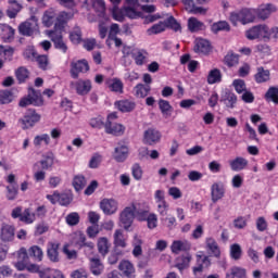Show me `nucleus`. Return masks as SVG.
<instances>
[{
    "label": "nucleus",
    "instance_id": "1",
    "mask_svg": "<svg viewBox=\"0 0 278 278\" xmlns=\"http://www.w3.org/2000/svg\"><path fill=\"white\" fill-rule=\"evenodd\" d=\"M144 211H142V204L139 202H132L129 206H126L121 215L119 220L124 229H129L134 224V218L140 222H144Z\"/></svg>",
    "mask_w": 278,
    "mask_h": 278
},
{
    "label": "nucleus",
    "instance_id": "2",
    "mask_svg": "<svg viewBox=\"0 0 278 278\" xmlns=\"http://www.w3.org/2000/svg\"><path fill=\"white\" fill-rule=\"evenodd\" d=\"M27 105H35L37 108L45 105V100H42L40 91H36L34 88L28 89L27 97L20 100V108H27Z\"/></svg>",
    "mask_w": 278,
    "mask_h": 278
},
{
    "label": "nucleus",
    "instance_id": "3",
    "mask_svg": "<svg viewBox=\"0 0 278 278\" xmlns=\"http://www.w3.org/2000/svg\"><path fill=\"white\" fill-rule=\"evenodd\" d=\"M245 36L248 40H263L264 38H270V29L266 25H256L247 30Z\"/></svg>",
    "mask_w": 278,
    "mask_h": 278
},
{
    "label": "nucleus",
    "instance_id": "4",
    "mask_svg": "<svg viewBox=\"0 0 278 278\" xmlns=\"http://www.w3.org/2000/svg\"><path fill=\"white\" fill-rule=\"evenodd\" d=\"M18 31L22 36H31L33 34H38V17L31 16L26 22L18 26Z\"/></svg>",
    "mask_w": 278,
    "mask_h": 278
},
{
    "label": "nucleus",
    "instance_id": "5",
    "mask_svg": "<svg viewBox=\"0 0 278 278\" xmlns=\"http://www.w3.org/2000/svg\"><path fill=\"white\" fill-rule=\"evenodd\" d=\"M55 164V156L53 153L48 152L42 155V159L34 164V170L41 168V170H51Z\"/></svg>",
    "mask_w": 278,
    "mask_h": 278
},
{
    "label": "nucleus",
    "instance_id": "6",
    "mask_svg": "<svg viewBox=\"0 0 278 278\" xmlns=\"http://www.w3.org/2000/svg\"><path fill=\"white\" fill-rule=\"evenodd\" d=\"M212 266V261L210 256L203 255V252H199L195 255V266L193 267V274L199 275V273H203L205 268H210Z\"/></svg>",
    "mask_w": 278,
    "mask_h": 278
},
{
    "label": "nucleus",
    "instance_id": "7",
    "mask_svg": "<svg viewBox=\"0 0 278 278\" xmlns=\"http://www.w3.org/2000/svg\"><path fill=\"white\" fill-rule=\"evenodd\" d=\"M88 71H90V66L87 60L73 61L71 63V74L74 79L79 77V73H88Z\"/></svg>",
    "mask_w": 278,
    "mask_h": 278
},
{
    "label": "nucleus",
    "instance_id": "8",
    "mask_svg": "<svg viewBox=\"0 0 278 278\" xmlns=\"http://www.w3.org/2000/svg\"><path fill=\"white\" fill-rule=\"evenodd\" d=\"M40 114L36 113V111H31L20 119L22 129H31L36 123H40Z\"/></svg>",
    "mask_w": 278,
    "mask_h": 278
},
{
    "label": "nucleus",
    "instance_id": "9",
    "mask_svg": "<svg viewBox=\"0 0 278 278\" xmlns=\"http://www.w3.org/2000/svg\"><path fill=\"white\" fill-rule=\"evenodd\" d=\"M100 208L108 216H112V214H116L118 211V202L114 199H103L100 202Z\"/></svg>",
    "mask_w": 278,
    "mask_h": 278
},
{
    "label": "nucleus",
    "instance_id": "10",
    "mask_svg": "<svg viewBox=\"0 0 278 278\" xmlns=\"http://www.w3.org/2000/svg\"><path fill=\"white\" fill-rule=\"evenodd\" d=\"M162 138V134L159 132L155 128H149L143 132V142L144 144H157Z\"/></svg>",
    "mask_w": 278,
    "mask_h": 278
},
{
    "label": "nucleus",
    "instance_id": "11",
    "mask_svg": "<svg viewBox=\"0 0 278 278\" xmlns=\"http://www.w3.org/2000/svg\"><path fill=\"white\" fill-rule=\"evenodd\" d=\"M225 197V184L223 182H214L211 186V199L213 203H218L220 199Z\"/></svg>",
    "mask_w": 278,
    "mask_h": 278
},
{
    "label": "nucleus",
    "instance_id": "12",
    "mask_svg": "<svg viewBox=\"0 0 278 278\" xmlns=\"http://www.w3.org/2000/svg\"><path fill=\"white\" fill-rule=\"evenodd\" d=\"M77 94L80 97H86L92 90V81L89 79H80L73 84Z\"/></svg>",
    "mask_w": 278,
    "mask_h": 278
},
{
    "label": "nucleus",
    "instance_id": "13",
    "mask_svg": "<svg viewBox=\"0 0 278 278\" xmlns=\"http://www.w3.org/2000/svg\"><path fill=\"white\" fill-rule=\"evenodd\" d=\"M118 270L127 278H136V267L134 263L129 262L128 260L121 261L118 265Z\"/></svg>",
    "mask_w": 278,
    "mask_h": 278
},
{
    "label": "nucleus",
    "instance_id": "14",
    "mask_svg": "<svg viewBox=\"0 0 278 278\" xmlns=\"http://www.w3.org/2000/svg\"><path fill=\"white\" fill-rule=\"evenodd\" d=\"M16 255L17 262L14 264L15 268H17V270H25V268H27V265L29 264V255L27 254V249H20Z\"/></svg>",
    "mask_w": 278,
    "mask_h": 278
},
{
    "label": "nucleus",
    "instance_id": "15",
    "mask_svg": "<svg viewBox=\"0 0 278 278\" xmlns=\"http://www.w3.org/2000/svg\"><path fill=\"white\" fill-rule=\"evenodd\" d=\"M14 226L10 224H2L0 228V240H2V242H12V240H14Z\"/></svg>",
    "mask_w": 278,
    "mask_h": 278
},
{
    "label": "nucleus",
    "instance_id": "16",
    "mask_svg": "<svg viewBox=\"0 0 278 278\" xmlns=\"http://www.w3.org/2000/svg\"><path fill=\"white\" fill-rule=\"evenodd\" d=\"M192 249V244L188 240H175L170 245L172 253L179 255V253L190 251Z\"/></svg>",
    "mask_w": 278,
    "mask_h": 278
},
{
    "label": "nucleus",
    "instance_id": "17",
    "mask_svg": "<svg viewBox=\"0 0 278 278\" xmlns=\"http://www.w3.org/2000/svg\"><path fill=\"white\" fill-rule=\"evenodd\" d=\"M47 257L54 264L60 262V243L49 242L47 247Z\"/></svg>",
    "mask_w": 278,
    "mask_h": 278
},
{
    "label": "nucleus",
    "instance_id": "18",
    "mask_svg": "<svg viewBox=\"0 0 278 278\" xmlns=\"http://www.w3.org/2000/svg\"><path fill=\"white\" fill-rule=\"evenodd\" d=\"M129 155V148L123 143L119 142L117 147H115L113 157L116 162H125Z\"/></svg>",
    "mask_w": 278,
    "mask_h": 278
},
{
    "label": "nucleus",
    "instance_id": "19",
    "mask_svg": "<svg viewBox=\"0 0 278 278\" xmlns=\"http://www.w3.org/2000/svg\"><path fill=\"white\" fill-rule=\"evenodd\" d=\"M8 4L7 16L9 18H16L18 12L23 10V2L21 0H8Z\"/></svg>",
    "mask_w": 278,
    "mask_h": 278
},
{
    "label": "nucleus",
    "instance_id": "20",
    "mask_svg": "<svg viewBox=\"0 0 278 278\" xmlns=\"http://www.w3.org/2000/svg\"><path fill=\"white\" fill-rule=\"evenodd\" d=\"M104 129L106 134H110L111 136H123V134H125V126L114 122H106L104 124Z\"/></svg>",
    "mask_w": 278,
    "mask_h": 278
},
{
    "label": "nucleus",
    "instance_id": "21",
    "mask_svg": "<svg viewBox=\"0 0 278 278\" xmlns=\"http://www.w3.org/2000/svg\"><path fill=\"white\" fill-rule=\"evenodd\" d=\"M229 166L235 173H240V170H244V168L249 166V160L242 156H237L229 161Z\"/></svg>",
    "mask_w": 278,
    "mask_h": 278
},
{
    "label": "nucleus",
    "instance_id": "22",
    "mask_svg": "<svg viewBox=\"0 0 278 278\" xmlns=\"http://www.w3.org/2000/svg\"><path fill=\"white\" fill-rule=\"evenodd\" d=\"M113 244L115 249H125L127 247V236L123 231V229H116L113 235Z\"/></svg>",
    "mask_w": 278,
    "mask_h": 278
},
{
    "label": "nucleus",
    "instance_id": "23",
    "mask_svg": "<svg viewBox=\"0 0 278 278\" xmlns=\"http://www.w3.org/2000/svg\"><path fill=\"white\" fill-rule=\"evenodd\" d=\"M73 240H74V244H76V247H79V249L84 247H86L87 249H94V243L90 241L86 242V235H84V232L81 231L75 232Z\"/></svg>",
    "mask_w": 278,
    "mask_h": 278
},
{
    "label": "nucleus",
    "instance_id": "24",
    "mask_svg": "<svg viewBox=\"0 0 278 278\" xmlns=\"http://www.w3.org/2000/svg\"><path fill=\"white\" fill-rule=\"evenodd\" d=\"M226 108H229L230 110H233L236 108V104L238 103V97L233 91L226 89L224 91V94L222 97Z\"/></svg>",
    "mask_w": 278,
    "mask_h": 278
},
{
    "label": "nucleus",
    "instance_id": "25",
    "mask_svg": "<svg viewBox=\"0 0 278 278\" xmlns=\"http://www.w3.org/2000/svg\"><path fill=\"white\" fill-rule=\"evenodd\" d=\"M211 50H212V48L210 47V41H207L205 39H195L194 40L193 51L195 53H203L204 55H207V53H210Z\"/></svg>",
    "mask_w": 278,
    "mask_h": 278
},
{
    "label": "nucleus",
    "instance_id": "26",
    "mask_svg": "<svg viewBox=\"0 0 278 278\" xmlns=\"http://www.w3.org/2000/svg\"><path fill=\"white\" fill-rule=\"evenodd\" d=\"M58 13L55 12V9L51 8L45 11L42 16V25L45 27H52L56 21Z\"/></svg>",
    "mask_w": 278,
    "mask_h": 278
},
{
    "label": "nucleus",
    "instance_id": "27",
    "mask_svg": "<svg viewBox=\"0 0 278 278\" xmlns=\"http://www.w3.org/2000/svg\"><path fill=\"white\" fill-rule=\"evenodd\" d=\"M141 211L144 212L146 217L143 220L148 223V229H155L157 227V215L155 213H149V207L141 206Z\"/></svg>",
    "mask_w": 278,
    "mask_h": 278
},
{
    "label": "nucleus",
    "instance_id": "28",
    "mask_svg": "<svg viewBox=\"0 0 278 278\" xmlns=\"http://www.w3.org/2000/svg\"><path fill=\"white\" fill-rule=\"evenodd\" d=\"M205 244L207 251L214 255V257H220V248L218 247V242L213 237H208L205 239Z\"/></svg>",
    "mask_w": 278,
    "mask_h": 278
},
{
    "label": "nucleus",
    "instance_id": "29",
    "mask_svg": "<svg viewBox=\"0 0 278 278\" xmlns=\"http://www.w3.org/2000/svg\"><path fill=\"white\" fill-rule=\"evenodd\" d=\"M106 86L110 88L111 92H118L119 94H123V80L119 78H109L105 81Z\"/></svg>",
    "mask_w": 278,
    "mask_h": 278
},
{
    "label": "nucleus",
    "instance_id": "30",
    "mask_svg": "<svg viewBox=\"0 0 278 278\" xmlns=\"http://www.w3.org/2000/svg\"><path fill=\"white\" fill-rule=\"evenodd\" d=\"M71 18H73L72 13H66L64 11L59 13V15H56V23L54 24V27H58L61 30L64 29Z\"/></svg>",
    "mask_w": 278,
    "mask_h": 278
},
{
    "label": "nucleus",
    "instance_id": "31",
    "mask_svg": "<svg viewBox=\"0 0 278 278\" xmlns=\"http://www.w3.org/2000/svg\"><path fill=\"white\" fill-rule=\"evenodd\" d=\"M241 14L242 25H249L255 21V10L253 9H242L239 11Z\"/></svg>",
    "mask_w": 278,
    "mask_h": 278
},
{
    "label": "nucleus",
    "instance_id": "32",
    "mask_svg": "<svg viewBox=\"0 0 278 278\" xmlns=\"http://www.w3.org/2000/svg\"><path fill=\"white\" fill-rule=\"evenodd\" d=\"M40 278H64V274H62L59 269L46 268L39 271Z\"/></svg>",
    "mask_w": 278,
    "mask_h": 278
},
{
    "label": "nucleus",
    "instance_id": "33",
    "mask_svg": "<svg viewBox=\"0 0 278 278\" xmlns=\"http://www.w3.org/2000/svg\"><path fill=\"white\" fill-rule=\"evenodd\" d=\"M254 79L256 84H265V81H268L270 79V71L264 70V67H258Z\"/></svg>",
    "mask_w": 278,
    "mask_h": 278
},
{
    "label": "nucleus",
    "instance_id": "34",
    "mask_svg": "<svg viewBox=\"0 0 278 278\" xmlns=\"http://www.w3.org/2000/svg\"><path fill=\"white\" fill-rule=\"evenodd\" d=\"M0 36L3 40H12L14 38V28L8 24H0Z\"/></svg>",
    "mask_w": 278,
    "mask_h": 278
},
{
    "label": "nucleus",
    "instance_id": "35",
    "mask_svg": "<svg viewBox=\"0 0 278 278\" xmlns=\"http://www.w3.org/2000/svg\"><path fill=\"white\" fill-rule=\"evenodd\" d=\"M188 29L189 31H201L205 29V24L203 22L199 21L197 17H190L188 20Z\"/></svg>",
    "mask_w": 278,
    "mask_h": 278
},
{
    "label": "nucleus",
    "instance_id": "36",
    "mask_svg": "<svg viewBox=\"0 0 278 278\" xmlns=\"http://www.w3.org/2000/svg\"><path fill=\"white\" fill-rule=\"evenodd\" d=\"M148 56L149 53L146 50H135L132 53V58L137 66H142L147 62Z\"/></svg>",
    "mask_w": 278,
    "mask_h": 278
},
{
    "label": "nucleus",
    "instance_id": "37",
    "mask_svg": "<svg viewBox=\"0 0 278 278\" xmlns=\"http://www.w3.org/2000/svg\"><path fill=\"white\" fill-rule=\"evenodd\" d=\"M115 105L119 112H131L136 108V103L129 100L117 101Z\"/></svg>",
    "mask_w": 278,
    "mask_h": 278
},
{
    "label": "nucleus",
    "instance_id": "38",
    "mask_svg": "<svg viewBox=\"0 0 278 278\" xmlns=\"http://www.w3.org/2000/svg\"><path fill=\"white\" fill-rule=\"evenodd\" d=\"M33 144H35V147L38 149H40V147L43 144L49 147V144H51V137L48 134L37 135L34 138Z\"/></svg>",
    "mask_w": 278,
    "mask_h": 278
},
{
    "label": "nucleus",
    "instance_id": "39",
    "mask_svg": "<svg viewBox=\"0 0 278 278\" xmlns=\"http://www.w3.org/2000/svg\"><path fill=\"white\" fill-rule=\"evenodd\" d=\"M274 12H277V7L273 4H266L258 10V17H261L262 21H266V18H268L270 14H274Z\"/></svg>",
    "mask_w": 278,
    "mask_h": 278
},
{
    "label": "nucleus",
    "instance_id": "40",
    "mask_svg": "<svg viewBox=\"0 0 278 278\" xmlns=\"http://www.w3.org/2000/svg\"><path fill=\"white\" fill-rule=\"evenodd\" d=\"M103 263H101V260L99 258H90V270L92 275L99 276L101 273H103Z\"/></svg>",
    "mask_w": 278,
    "mask_h": 278
},
{
    "label": "nucleus",
    "instance_id": "41",
    "mask_svg": "<svg viewBox=\"0 0 278 278\" xmlns=\"http://www.w3.org/2000/svg\"><path fill=\"white\" fill-rule=\"evenodd\" d=\"M73 203V191H64L59 193V204L63 205L64 207L71 205Z\"/></svg>",
    "mask_w": 278,
    "mask_h": 278
},
{
    "label": "nucleus",
    "instance_id": "42",
    "mask_svg": "<svg viewBox=\"0 0 278 278\" xmlns=\"http://www.w3.org/2000/svg\"><path fill=\"white\" fill-rule=\"evenodd\" d=\"M162 31H166V22H159L154 24L152 27L147 29L148 36H155L157 34H162Z\"/></svg>",
    "mask_w": 278,
    "mask_h": 278
},
{
    "label": "nucleus",
    "instance_id": "43",
    "mask_svg": "<svg viewBox=\"0 0 278 278\" xmlns=\"http://www.w3.org/2000/svg\"><path fill=\"white\" fill-rule=\"evenodd\" d=\"M20 220L21 223H25V225H31L36 220V213L31 212L30 208H26L23 211Z\"/></svg>",
    "mask_w": 278,
    "mask_h": 278
},
{
    "label": "nucleus",
    "instance_id": "44",
    "mask_svg": "<svg viewBox=\"0 0 278 278\" xmlns=\"http://www.w3.org/2000/svg\"><path fill=\"white\" fill-rule=\"evenodd\" d=\"M211 29L213 34H218V31H230L231 27L229 23L226 21H219L217 23L212 24Z\"/></svg>",
    "mask_w": 278,
    "mask_h": 278
},
{
    "label": "nucleus",
    "instance_id": "45",
    "mask_svg": "<svg viewBox=\"0 0 278 278\" xmlns=\"http://www.w3.org/2000/svg\"><path fill=\"white\" fill-rule=\"evenodd\" d=\"M150 92L151 86L149 85L139 84L135 87L136 97H139L140 99H144V97H148Z\"/></svg>",
    "mask_w": 278,
    "mask_h": 278
},
{
    "label": "nucleus",
    "instance_id": "46",
    "mask_svg": "<svg viewBox=\"0 0 278 278\" xmlns=\"http://www.w3.org/2000/svg\"><path fill=\"white\" fill-rule=\"evenodd\" d=\"M223 79V75L220 74V70L214 68L208 73L207 84H220Z\"/></svg>",
    "mask_w": 278,
    "mask_h": 278
},
{
    "label": "nucleus",
    "instance_id": "47",
    "mask_svg": "<svg viewBox=\"0 0 278 278\" xmlns=\"http://www.w3.org/2000/svg\"><path fill=\"white\" fill-rule=\"evenodd\" d=\"M227 278H247V269L235 266L230 269V273L226 275Z\"/></svg>",
    "mask_w": 278,
    "mask_h": 278
},
{
    "label": "nucleus",
    "instance_id": "48",
    "mask_svg": "<svg viewBox=\"0 0 278 278\" xmlns=\"http://www.w3.org/2000/svg\"><path fill=\"white\" fill-rule=\"evenodd\" d=\"M28 253L30 257L36 260V262H42V258L45 257V252H42L41 248L38 245L30 247Z\"/></svg>",
    "mask_w": 278,
    "mask_h": 278
},
{
    "label": "nucleus",
    "instance_id": "49",
    "mask_svg": "<svg viewBox=\"0 0 278 278\" xmlns=\"http://www.w3.org/2000/svg\"><path fill=\"white\" fill-rule=\"evenodd\" d=\"M98 251L101 255H108V253H110V242L108 238L102 237L98 240Z\"/></svg>",
    "mask_w": 278,
    "mask_h": 278
},
{
    "label": "nucleus",
    "instance_id": "50",
    "mask_svg": "<svg viewBox=\"0 0 278 278\" xmlns=\"http://www.w3.org/2000/svg\"><path fill=\"white\" fill-rule=\"evenodd\" d=\"M132 247L134 257H140V255H142V239H140L138 236H135L132 240Z\"/></svg>",
    "mask_w": 278,
    "mask_h": 278
},
{
    "label": "nucleus",
    "instance_id": "51",
    "mask_svg": "<svg viewBox=\"0 0 278 278\" xmlns=\"http://www.w3.org/2000/svg\"><path fill=\"white\" fill-rule=\"evenodd\" d=\"M159 108L165 118H168L170 116V112H173V106L170 105V102L161 99L159 101Z\"/></svg>",
    "mask_w": 278,
    "mask_h": 278
},
{
    "label": "nucleus",
    "instance_id": "52",
    "mask_svg": "<svg viewBox=\"0 0 278 278\" xmlns=\"http://www.w3.org/2000/svg\"><path fill=\"white\" fill-rule=\"evenodd\" d=\"M62 31H64V29L62 28H58L54 26V29L52 30H48L47 31V36L50 38V40H52V42H58L59 40H62Z\"/></svg>",
    "mask_w": 278,
    "mask_h": 278
},
{
    "label": "nucleus",
    "instance_id": "53",
    "mask_svg": "<svg viewBox=\"0 0 278 278\" xmlns=\"http://www.w3.org/2000/svg\"><path fill=\"white\" fill-rule=\"evenodd\" d=\"M35 62H37L41 71H47V68H49V56L47 54H37Z\"/></svg>",
    "mask_w": 278,
    "mask_h": 278
},
{
    "label": "nucleus",
    "instance_id": "54",
    "mask_svg": "<svg viewBox=\"0 0 278 278\" xmlns=\"http://www.w3.org/2000/svg\"><path fill=\"white\" fill-rule=\"evenodd\" d=\"M73 187L75 188L76 192L84 190V188H86V178L83 175L75 176Z\"/></svg>",
    "mask_w": 278,
    "mask_h": 278
},
{
    "label": "nucleus",
    "instance_id": "55",
    "mask_svg": "<svg viewBox=\"0 0 278 278\" xmlns=\"http://www.w3.org/2000/svg\"><path fill=\"white\" fill-rule=\"evenodd\" d=\"M230 257L236 261L242 257V247L240 244L235 243L230 245Z\"/></svg>",
    "mask_w": 278,
    "mask_h": 278
},
{
    "label": "nucleus",
    "instance_id": "56",
    "mask_svg": "<svg viewBox=\"0 0 278 278\" xmlns=\"http://www.w3.org/2000/svg\"><path fill=\"white\" fill-rule=\"evenodd\" d=\"M14 101V96L9 90H1L0 91V103L5 105L8 103H12Z\"/></svg>",
    "mask_w": 278,
    "mask_h": 278
},
{
    "label": "nucleus",
    "instance_id": "57",
    "mask_svg": "<svg viewBox=\"0 0 278 278\" xmlns=\"http://www.w3.org/2000/svg\"><path fill=\"white\" fill-rule=\"evenodd\" d=\"M131 175L136 181H140L142 179V175H144L142 166H140L138 163H135L131 167Z\"/></svg>",
    "mask_w": 278,
    "mask_h": 278
},
{
    "label": "nucleus",
    "instance_id": "58",
    "mask_svg": "<svg viewBox=\"0 0 278 278\" xmlns=\"http://www.w3.org/2000/svg\"><path fill=\"white\" fill-rule=\"evenodd\" d=\"M238 62H240V56L236 53L229 52L225 56V64H227V66H236Z\"/></svg>",
    "mask_w": 278,
    "mask_h": 278
},
{
    "label": "nucleus",
    "instance_id": "59",
    "mask_svg": "<svg viewBox=\"0 0 278 278\" xmlns=\"http://www.w3.org/2000/svg\"><path fill=\"white\" fill-rule=\"evenodd\" d=\"M166 28L169 27V29H173V31H180L181 24L177 22L173 16H169L167 20H165Z\"/></svg>",
    "mask_w": 278,
    "mask_h": 278
},
{
    "label": "nucleus",
    "instance_id": "60",
    "mask_svg": "<svg viewBox=\"0 0 278 278\" xmlns=\"http://www.w3.org/2000/svg\"><path fill=\"white\" fill-rule=\"evenodd\" d=\"M24 58L29 62H36V58H38V52H36V49H34V47H28L24 51Z\"/></svg>",
    "mask_w": 278,
    "mask_h": 278
},
{
    "label": "nucleus",
    "instance_id": "61",
    "mask_svg": "<svg viewBox=\"0 0 278 278\" xmlns=\"http://www.w3.org/2000/svg\"><path fill=\"white\" fill-rule=\"evenodd\" d=\"M232 86L238 94L247 91V84L242 79H235Z\"/></svg>",
    "mask_w": 278,
    "mask_h": 278
},
{
    "label": "nucleus",
    "instance_id": "62",
    "mask_svg": "<svg viewBox=\"0 0 278 278\" xmlns=\"http://www.w3.org/2000/svg\"><path fill=\"white\" fill-rule=\"evenodd\" d=\"M67 225L70 227H75V225H79V213H70L65 218Z\"/></svg>",
    "mask_w": 278,
    "mask_h": 278
},
{
    "label": "nucleus",
    "instance_id": "63",
    "mask_svg": "<svg viewBox=\"0 0 278 278\" xmlns=\"http://www.w3.org/2000/svg\"><path fill=\"white\" fill-rule=\"evenodd\" d=\"M93 8H94L96 12H98V16H103V14H105V1L94 0Z\"/></svg>",
    "mask_w": 278,
    "mask_h": 278
},
{
    "label": "nucleus",
    "instance_id": "64",
    "mask_svg": "<svg viewBox=\"0 0 278 278\" xmlns=\"http://www.w3.org/2000/svg\"><path fill=\"white\" fill-rule=\"evenodd\" d=\"M265 97L266 99H270L274 103H278V87H270Z\"/></svg>",
    "mask_w": 278,
    "mask_h": 278
}]
</instances>
